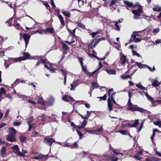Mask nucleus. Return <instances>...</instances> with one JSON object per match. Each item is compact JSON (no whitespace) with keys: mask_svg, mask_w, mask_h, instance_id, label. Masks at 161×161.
Returning <instances> with one entry per match:
<instances>
[{"mask_svg":"<svg viewBox=\"0 0 161 161\" xmlns=\"http://www.w3.org/2000/svg\"><path fill=\"white\" fill-rule=\"evenodd\" d=\"M38 102L39 103L42 105H45V102L42 97H41L38 99Z\"/></svg>","mask_w":161,"mask_h":161,"instance_id":"473e14b6","label":"nucleus"},{"mask_svg":"<svg viewBox=\"0 0 161 161\" xmlns=\"http://www.w3.org/2000/svg\"><path fill=\"white\" fill-rule=\"evenodd\" d=\"M75 81L74 80V81L73 82V84H70V86H71V88L70 89V90H73L75 89V88L78 85V84H77L76 85H75L74 86V88H73L74 87V84H75Z\"/></svg>","mask_w":161,"mask_h":161,"instance_id":"58836bf2","label":"nucleus"},{"mask_svg":"<svg viewBox=\"0 0 161 161\" xmlns=\"http://www.w3.org/2000/svg\"><path fill=\"white\" fill-rule=\"evenodd\" d=\"M58 17L60 21L61 22V25L64 26L65 25V23L63 17L59 13H58Z\"/></svg>","mask_w":161,"mask_h":161,"instance_id":"a878e982","label":"nucleus"},{"mask_svg":"<svg viewBox=\"0 0 161 161\" xmlns=\"http://www.w3.org/2000/svg\"><path fill=\"white\" fill-rule=\"evenodd\" d=\"M9 112V109H7L4 116V117L5 118H6L7 117Z\"/></svg>","mask_w":161,"mask_h":161,"instance_id":"338daca9","label":"nucleus"},{"mask_svg":"<svg viewBox=\"0 0 161 161\" xmlns=\"http://www.w3.org/2000/svg\"><path fill=\"white\" fill-rule=\"evenodd\" d=\"M28 125H29V131L31 130V129L35 128L37 126L36 124H31V122L30 121L28 122Z\"/></svg>","mask_w":161,"mask_h":161,"instance_id":"393cba45","label":"nucleus"},{"mask_svg":"<svg viewBox=\"0 0 161 161\" xmlns=\"http://www.w3.org/2000/svg\"><path fill=\"white\" fill-rule=\"evenodd\" d=\"M77 133L80 136V139H82L81 136H83V134L80 131H79L78 130H77Z\"/></svg>","mask_w":161,"mask_h":161,"instance_id":"0e129e2a","label":"nucleus"},{"mask_svg":"<svg viewBox=\"0 0 161 161\" xmlns=\"http://www.w3.org/2000/svg\"><path fill=\"white\" fill-rule=\"evenodd\" d=\"M76 24H77V26L80 28L84 29L85 27V25L80 23L77 22Z\"/></svg>","mask_w":161,"mask_h":161,"instance_id":"c03bdc74","label":"nucleus"},{"mask_svg":"<svg viewBox=\"0 0 161 161\" xmlns=\"http://www.w3.org/2000/svg\"><path fill=\"white\" fill-rule=\"evenodd\" d=\"M62 13L66 16L67 17H70V14L69 12L68 11H65L64 10H62Z\"/></svg>","mask_w":161,"mask_h":161,"instance_id":"72a5a7b5","label":"nucleus"},{"mask_svg":"<svg viewBox=\"0 0 161 161\" xmlns=\"http://www.w3.org/2000/svg\"><path fill=\"white\" fill-rule=\"evenodd\" d=\"M155 135V133L153 131L152 135V136H151V139L152 141L153 142V138L154 136Z\"/></svg>","mask_w":161,"mask_h":161,"instance_id":"69168bd1","label":"nucleus"},{"mask_svg":"<svg viewBox=\"0 0 161 161\" xmlns=\"http://www.w3.org/2000/svg\"><path fill=\"white\" fill-rule=\"evenodd\" d=\"M17 96L23 100H25L26 99V97L25 96L21 95L20 94H18Z\"/></svg>","mask_w":161,"mask_h":161,"instance_id":"3c124183","label":"nucleus"},{"mask_svg":"<svg viewBox=\"0 0 161 161\" xmlns=\"http://www.w3.org/2000/svg\"><path fill=\"white\" fill-rule=\"evenodd\" d=\"M142 12L143 10L141 6H140L138 9L132 10V13L135 15L133 18L135 19H137L138 16L141 15V14L142 13Z\"/></svg>","mask_w":161,"mask_h":161,"instance_id":"f03ea898","label":"nucleus"},{"mask_svg":"<svg viewBox=\"0 0 161 161\" xmlns=\"http://www.w3.org/2000/svg\"><path fill=\"white\" fill-rule=\"evenodd\" d=\"M112 151L114 154L113 155L112 157V161H117L118 158V155L119 154L123 155L124 154V153H118L116 152V150L114 149H112Z\"/></svg>","mask_w":161,"mask_h":161,"instance_id":"20e7f679","label":"nucleus"},{"mask_svg":"<svg viewBox=\"0 0 161 161\" xmlns=\"http://www.w3.org/2000/svg\"><path fill=\"white\" fill-rule=\"evenodd\" d=\"M153 9L154 11H160L161 10V7L158 5H154Z\"/></svg>","mask_w":161,"mask_h":161,"instance_id":"bb28decb","label":"nucleus"},{"mask_svg":"<svg viewBox=\"0 0 161 161\" xmlns=\"http://www.w3.org/2000/svg\"><path fill=\"white\" fill-rule=\"evenodd\" d=\"M68 98H70L71 101L72 102H74L75 101V99L73 98L70 97L69 96H68L66 95H65L62 96V99L63 100L66 102H69Z\"/></svg>","mask_w":161,"mask_h":161,"instance_id":"9b49d317","label":"nucleus"},{"mask_svg":"<svg viewBox=\"0 0 161 161\" xmlns=\"http://www.w3.org/2000/svg\"><path fill=\"white\" fill-rule=\"evenodd\" d=\"M60 70L63 74L64 76V84L65 85L66 83V81L67 80L66 75L67 74V72L65 70L63 69H60Z\"/></svg>","mask_w":161,"mask_h":161,"instance_id":"aec40b11","label":"nucleus"},{"mask_svg":"<svg viewBox=\"0 0 161 161\" xmlns=\"http://www.w3.org/2000/svg\"><path fill=\"white\" fill-rule=\"evenodd\" d=\"M23 58L22 57H19L14 58H8L9 62L10 63V64L14 63L15 62H17L20 61L21 60H23Z\"/></svg>","mask_w":161,"mask_h":161,"instance_id":"39448f33","label":"nucleus"},{"mask_svg":"<svg viewBox=\"0 0 161 161\" xmlns=\"http://www.w3.org/2000/svg\"><path fill=\"white\" fill-rule=\"evenodd\" d=\"M160 31V29L159 28H157L154 29L153 31V32L154 33H158Z\"/></svg>","mask_w":161,"mask_h":161,"instance_id":"052dcab7","label":"nucleus"},{"mask_svg":"<svg viewBox=\"0 0 161 161\" xmlns=\"http://www.w3.org/2000/svg\"><path fill=\"white\" fill-rule=\"evenodd\" d=\"M139 35V34H137V32H133L132 35H131V37L130 38V40H133L135 39V37H136V36H138Z\"/></svg>","mask_w":161,"mask_h":161,"instance_id":"4c0bfd02","label":"nucleus"},{"mask_svg":"<svg viewBox=\"0 0 161 161\" xmlns=\"http://www.w3.org/2000/svg\"><path fill=\"white\" fill-rule=\"evenodd\" d=\"M1 2L2 3H4V2H5V3L6 4H7L10 7V8H13V9L14 10V7H15V4H14V6H13V5L12 4H11L9 2H5L4 1H1Z\"/></svg>","mask_w":161,"mask_h":161,"instance_id":"7c9ffc66","label":"nucleus"},{"mask_svg":"<svg viewBox=\"0 0 161 161\" xmlns=\"http://www.w3.org/2000/svg\"><path fill=\"white\" fill-rule=\"evenodd\" d=\"M126 110L131 111H137L140 112L148 114L150 113L149 111L146 110L144 109L139 107L137 105L133 104L131 101L128 102L126 105Z\"/></svg>","mask_w":161,"mask_h":161,"instance_id":"f257e3e1","label":"nucleus"},{"mask_svg":"<svg viewBox=\"0 0 161 161\" xmlns=\"http://www.w3.org/2000/svg\"><path fill=\"white\" fill-rule=\"evenodd\" d=\"M43 142L44 143L47 144L49 146H51L53 143L55 142V141L53 138H49L44 139Z\"/></svg>","mask_w":161,"mask_h":161,"instance_id":"0eeeda50","label":"nucleus"},{"mask_svg":"<svg viewBox=\"0 0 161 161\" xmlns=\"http://www.w3.org/2000/svg\"><path fill=\"white\" fill-rule=\"evenodd\" d=\"M12 148L14 150V153L19 156L22 157H25V154H24L23 153H22L19 151V148L17 145H14L13 147H12Z\"/></svg>","mask_w":161,"mask_h":161,"instance_id":"7ed1b4c3","label":"nucleus"},{"mask_svg":"<svg viewBox=\"0 0 161 161\" xmlns=\"http://www.w3.org/2000/svg\"><path fill=\"white\" fill-rule=\"evenodd\" d=\"M115 25L116 27V30L117 31H119L120 30V28L118 25V22H115Z\"/></svg>","mask_w":161,"mask_h":161,"instance_id":"4d7b16f0","label":"nucleus"},{"mask_svg":"<svg viewBox=\"0 0 161 161\" xmlns=\"http://www.w3.org/2000/svg\"><path fill=\"white\" fill-rule=\"evenodd\" d=\"M102 64L100 62L99 63V67L96 70L93 71V72H92V74H94L95 73L98 69H100L101 68H102Z\"/></svg>","mask_w":161,"mask_h":161,"instance_id":"8fccbe9b","label":"nucleus"},{"mask_svg":"<svg viewBox=\"0 0 161 161\" xmlns=\"http://www.w3.org/2000/svg\"><path fill=\"white\" fill-rule=\"evenodd\" d=\"M120 62L122 64H124L126 62H128V61L127 60L126 57L124 55L121 56L120 58Z\"/></svg>","mask_w":161,"mask_h":161,"instance_id":"f3484780","label":"nucleus"},{"mask_svg":"<svg viewBox=\"0 0 161 161\" xmlns=\"http://www.w3.org/2000/svg\"><path fill=\"white\" fill-rule=\"evenodd\" d=\"M124 3L127 6L130 8H134L135 7L136 5L133 4L132 3L129 2L128 1H125L124 2Z\"/></svg>","mask_w":161,"mask_h":161,"instance_id":"a211bd4d","label":"nucleus"},{"mask_svg":"<svg viewBox=\"0 0 161 161\" xmlns=\"http://www.w3.org/2000/svg\"><path fill=\"white\" fill-rule=\"evenodd\" d=\"M132 52L133 56L136 55L138 57L140 56V54L138 53H136V51H135L134 50H132Z\"/></svg>","mask_w":161,"mask_h":161,"instance_id":"13d9d810","label":"nucleus"},{"mask_svg":"<svg viewBox=\"0 0 161 161\" xmlns=\"http://www.w3.org/2000/svg\"><path fill=\"white\" fill-rule=\"evenodd\" d=\"M86 132L92 134H95V130H86Z\"/></svg>","mask_w":161,"mask_h":161,"instance_id":"6e6d98bb","label":"nucleus"},{"mask_svg":"<svg viewBox=\"0 0 161 161\" xmlns=\"http://www.w3.org/2000/svg\"><path fill=\"white\" fill-rule=\"evenodd\" d=\"M92 87L93 89L97 88L98 87V84L95 82H92Z\"/></svg>","mask_w":161,"mask_h":161,"instance_id":"79ce46f5","label":"nucleus"},{"mask_svg":"<svg viewBox=\"0 0 161 161\" xmlns=\"http://www.w3.org/2000/svg\"><path fill=\"white\" fill-rule=\"evenodd\" d=\"M54 101V98L52 97H50L47 101V104L48 106H52L53 104Z\"/></svg>","mask_w":161,"mask_h":161,"instance_id":"4468645a","label":"nucleus"},{"mask_svg":"<svg viewBox=\"0 0 161 161\" xmlns=\"http://www.w3.org/2000/svg\"><path fill=\"white\" fill-rule=\"evenodd\" d=\"M145 95L147 97V99L150 101L152 103H154L153 98L151 97L147 93H145Z\"/></svg>","mask_w":161,"mask_h":161,"instance_id":"c756f323","label":"nucleus"},{"mask_svg":"<svg viewBox=\"0 0 161 161\" xmlns=\"http://www.w3.org/2000/svg\"><path fill=\"white\" fill-rule=\"evenodd\" d=\"M115 92H114L113 93H112V95L111 96H109V97L108 98H110V100H111V101L112 102V101H113V100H114V95H115Z\"/></svg>","mask_w":161,"mask_h":161,"instance_id":"5fc2aeb1","label":"nucleus"},{"mask_svg":"<svg viewBox=\"0 0 161 161\" xmlns=\"http://www.w3.org/2000/svg\"><path fill=\"white\" fill-rule=\"evenodd\" d=\"M23 54L24 57H22L23 58V60L27 59H31V56L28 53H24Z\"/></svg>","mask_w":161,"mask_h":161,"instance_id":"dca6fc26","label":"nucleus"},{"mask_svg":"<svg viewBox=\"0 0 161 161\" xmlns=\"http://www.w3.org/2000/svg\"><path fill=\"white\" fill-rule=\"evenodd\" d=\"M24 39L25 41V47H27L29 43V41L30 39V36L29 35L27 34H24Z\"/></svg>","mask_w":161,"mask_h":161,"instance_id":"1a4fd4ad","label":"nucleus"},{"mask_svg":"<svg viewBox=\"0 0 161 161\" xmlns=\"http://www.w3.org/2000/svg\"><path fill=\"white\" fill-rule=\"evenodd\" d=\"M67 30H68L69 32V33L72 35V36H71V38H72V40L70 42H69L68 41H65V42L68 43V44H70L72 43H73L74 42V40H73V36L75 34V30L76 28L74 29L72 31H71L70 30H69V29H67Z\"/></svg>","mask_w":161,"mask_h":161,"instance_id":"423d86ee","label":"nucleus"},{"mask_svg":"<svg viewBox=\"0 0 161 161\" xmlns=\"http://www.w3.org/2000/svg\"><path fill=\"white\" fill-rule=\"evenodd\" d=\"M108 106V110L110 112L113 109V104L111 101L110 98H108L107 100Z\"/></svg>","mask_w":161,"mask_h":161,"instance_id":"ddd939ff","label":"nucleus"},{"mask_svg":"<svg viewBox=\"0 0 161 161\" xmlns=\"http://www.w3.org/2000/svg\"><path fill=\"white\" fill-rule=\"evenodd\" d=\"M6 149L4 147H3L0 151V156L2 157H3L6 156Z\"/></svg>","mask_w":161,"mask_h":161,"instance_id":"2eb2a0df","label":"nucleus"},{"mask_svg":"<svg viewBox=\"0 0 161 161\" xmlns=\"http://www.w3.org/2000/svg\"><path fill=\"white\" fill-rule=\"evenodd\" d=\"M87 122L86 121L84 120L82 123L81 125L80 126H78V128L79 129H82L84 128L86 126V125Z\"/></svg>","mask_w":161,"mask_h":161,"instance_id":"2f4dec72","label":"nucleus"},{"mask_svg":"<svg viewBox=\"0 0 161 161\" xmlns=\"http://www.w3.org/2000/svg\"><path fill=\"white\" fill-rule=\"evenodd\" d=\"M9 132L10 133L9 134H10V135H14L16 133V130L13 128H12L11 129H9Z\"/></svg>","mask_w":161,"mask_h":161,"instance_id":"c9c22d12","label":"nucleus"},{"mask_svg":"<svg viewBox=\"0 0 161 161\" xmlns=\"http://www.w3.org/2000/svg\"><path fill=\"white\" fill-rule=\"evenodd\" d=\"M158 78H156L155 79L153 80L152 81V85L154 87H156L159 86L161 84V82L158 80Z\"/></svg>","mask_w":161,"mask_h":161,"instance_id":"6e6552de","label":"nucleus"},{"mask_svg":"<svg viewBox=\"0 0 161 161\" xmlns=\"http://www.w3.org/2000/svg\"><path fill=\"white\" fill-rule=\"evenodd\" d=\"M79 115L81 116V118L84 119H87L89 118V116L91 115V113L90 112L87 111L86 112V114L85 116H83L82 115L79 114Z\"/></svg>","mask_w":161,"mask_h":161,"instance_id":"412c9836","label":"nucleus"},{"mask_svg":"<svg viewBox=\"0 0 161 161\" xmlns=\"http://www.w3.org/2000/svg\"><path fill=\"white\" fill-rule=\"evenodd\" d=\"M115 132L120 133L122 135H126L127 134V131L125 130H120Z\"/></svg>","mask_w":161,"mask_h":161,"instance_id":"ea45409f","label":"nucleus"},{"mask_svg":"<svg viewBox=\"0 0 161 161\" xmlns=\"http://www.w3.org/2000/svg\"><path fill=\"white\" fill-rule=\"evenodd\" d=\"M103 126H101L98 129L95 130V135H99L102 133V131L103 130Z\"/></svg>","mask_w":161,"mask_h":161,"instance_id":"6ab92c4d","label":"nucleus"},{"mask_svg":"<svg viewBox=\"0 0 161 161\" xmlns=\"http://www.w3.org/2000/svg\"><path fill=\"white\" fill-rule=\"evenodd\" d=\"M62 143V145L64 146V147H70V145L69 143H67L66 142H64Z\"/></svg>","mask_w":161,"mask_h":161,"instance_id":"de8ad7c7","label":"nucleus"},{"mask_svg":"<svg viewBox=\"0 0 161 161\" xmlns=\"http://www.w3.org/2000/svg\"><path fill=\"white\" fill-rule=\"evenodd\" d=\"M131 76V75H121L120 77L122 80H126L128 78H130Z\"/></svg>","mask_w":161,"mask_h":161,"instance_id":"e433bc0d","label":"nucleus"},{"mask_svg":"<svg viewBox=\"0 0 161 161\" xmlns=\"http://www.w3.org/2000/svg\"><path fill=\"white\" fill-rule=\"evenodd\" d=\"M6 93V91L4 89L3 87H2L0 88V94L1 96V95L3 94H5Z\"/></svg>","mask_w":161,"mask_h":161,"instance_id":"37998d69","label":"nucleus"},{"mask_svg":"<svg viewBox=\"0 0 161 161\" xmlns=\"http://www.w3.org/2000/svg\"><path fill=\"white\" fill-rule=\"evenodd\" d=\"M136 86L143 90H146L147 89V88L144 87L142 86L140 83L136 84Z\"/></svg>","mask_w":161,"mask_h":161,"instance_id":"b1692460","label":"nucleus"},{"mask_svg":"<svg viewBox=\"0 0 161 161\" xmlns=\"http://www.w3.org/2000/svg\"><path fill=\"white\" fill-rule=\"evenodd\" d=\"M6 139L9 141L14 142L16 141V139L15 138L14 135L9 134Z\"/></svg>","mask_w":161,"mask_h":161,"instance_id":"9d476101","label":"nucleus"},{"mask_svg":"<svg viewBox=\"0 0 161 161\" xmlns=\"http://www.w3.org/2000/svg\"><path fill=\"white\" fill-rule=\"evenodd\" d=\"M143 66L144 67H147L150 71L151 72H154L155 70V69L154 66H153L152 68H151L149 66L146 64L144 65Z\"/></svg>","mask_w":161,"mask_h":161,"instance_id":"f704fd0d","label":"nucleus"},{"mask_svg":"<svg viewBox=\"0 0 161 161\" xmlns=\"http://www.w3.org/2000/svg\"><path fill=\"white\" fill-rule=\"evenodd\" d=\"M105 70L109 75H115L116 74V72L115 70L105 69Z\"/></svg>","mask_w":161,"mask_h":161,"instance_id":"5701e85b","label":"nucleus"},{"mask_svg":"<svg viewBox=\"0 0 161 161\" xmlns=\"http://www.w3.org/2000/svg\"><path fill=\"white\" fill-rule=\"evenodd\" d=\"M153 123L155 125H158L159 127H161V121H158L157 122H153Z\"/></svg>","mask_w":161,"mask_h":161,"instance_id":"49530a36","label":"nucleus"},{"mask_svg":"<svg viewBox=\"0 0 161 161\" xmlns=\"http://www.w3.org/2000/svg\"><path fill=\"white\" fill-rule=\"evenodd\" d=\"M62 43L63 45V48L64 52L68 51L69 50V48L68 47L67 45L64 42H62Z\"/></svg>","mask_w":161,"mask_h":161,"instance_id":"cd10ccee","label":"nucleus"},{"mask_svg":"<svg viewBox=\"0 0 161 161\" xmlns=\"http://www.w3.org/2000/svg\"><path fill=\"white\" fill-rule=\"evenodd\" d=\"M131 41H134V42H140L141 40V39L136 38V37H135V39L133 40H131Z\"/></svg>","mask_w":161,"mask_h":161,"instance_id":"603ef678","label":"nucleus"},{"mask_svg":"<svg viewBox=\"0 0 161 161\" xmlns=\"http://www.w3.org/2000/svg\"><path fill=\"white\" fill-rule=\"evenodd\" d=\"M20 140L21 142H23L25 141L26 138L25 136H22L19 137Z\"/></svg>","mask_w":161,"mask_h":161,"instance_id":"a18cd8bd","label":"nucleus"},{"mask_svg":"<svg viewBox=\"0 0 161 161\" xmlns=\"http://www.w3.org/2000/svg\"><path fill=\"white\" fill-rule=\"evenodd\" d=\"M14 26L17 30H19L20 29V25L19 23H17L15 24Z\"/></svg>","mask_w":161,"mask_h":161,"instance_id":"e2e57ef3","label":"nucleus"},{"mask_svg":"<svg viewBox=\"0 0 161 161\" xmlns=\"http://www.w3.org/2000/svg\"><path fill=\"white\" fill-rule=\"evenodd\" d=\"M99 33L98 31H96L95 32H92L90 34L92 36V37H94L97 34H98Z\"/></svg>","mask_w":161,"mask_h":161,"instance_id":"bf43d9fd","label":"nucleus"},{"mask_svg":"<svg viewBox=\"0 0 161 161\" xmlns=\"http://www.w3.org/2000/svg\"><path fill=\"white\" fill-rule=\"evenodd\" d=\"M107 96L106 94H105L103 97H97V98L100 99V101L101 100H105L106 99Z\"/></svg>","mask_w":161,"mask_h":161,"instance_id":"09e8293b","label":"nucleus"},{"mask_svg":"<svg viewBox=\"0 0 161 161\" xmlns=\"http://www.w3.org/2000/svg\"><path fill=\"white\" fill-rule=\"evenodd\" d=\"M139 119L135 120L134 124H131L130 123H128L126 124V126L129 128H132L136 127L138 124Z\"/></svg>","mask_w":161,"mask_h":161,"instance_id":"f8f14e48","label":"nucleus"},{"mask_svg":"<svg viewBox=\"0 0 161 161\" xmlns=\"http://www.w3.org/2000/svg\"><path fill=\"white\" fill-rule=\"evenodd\" d=\"M46 63L44 59H42L41 58L40 59L38 60L36 65V66H38L40 64L42 63Z\"/></svg>","mask_w":161,"mask_h":161,"instance_id":"c85d7f7f","label":"nucleus"},{"mask_svg":"<svg viewBox=\"0 0 161 161\" xmlns=\"http://www.w3.org/2000/svg\"><path fill=\"white\" fill-rule=\"evenodd\" d=\"M136 64L140 68H143L142 67V64L140 62H136Z\"/></svg>","mask_w":161,"mask_h":161,"instance_id":"774afa93","label":"nucleus"},{"mask_svg":"<svg viewBox=\"0 0 161 161\" xmlns=\"http://www.w3.org/2000/svg\"><path fill=\"white\" fill-rule=\"evenodd\" d=\"M28 102L29 103H31V104H33L34 105H35L37 103L36 102H35L34 101H32L31 100H28Z\"/></svg>","mask_w":161,"mask_h":161,"instance_id":"680f3d73","label":"nucleus"},{"mask_svg":"<svg viewBox=\"0 0 161 161\" xmlns=\"http://www.w3.org/2000/svg\"><path fill=\"white\" fill-rule=\"evenodd\" d=\"M41 58V57L38 56H35L31 57V59L39 60Z\"/></svg>","mask_w":161,"mask_h":161,"instance_id":"864d4df0","label":"nucleus"},{"mask_svg":"<svg viewBox=\"0 0 161 161\" xmlns=\"http://www.w3.org/2000/svg\"><path fill=\"white\" fill-rule=\"evenodd\" d=\"M47 155H44L43 154H40L38 156L34 157L33 158L35 159H41L44 158H47Z\"/></svg>","mask_w":161,"mask_h":161,"instance_id":"4be33fe9","label":"nucleus"},{"mask_svg":"<svg viewBox=\"0 0 161 161\" xmlns=\"http://www.w3.org/2000/svg\"><path fill=\"white\" fill-rule=\"evenodd\" d=\"M46 33V32H50L51 33H53L54 32V30L53 28H47L46 29V30H45Z\"/></svg>","mask_w":161,"mask_h":161,"instance_id":"a19ab883","label":"nucleus"}]
</instances>
